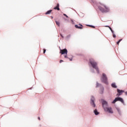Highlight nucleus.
Wrapping results in <instances>:
<instances>
[{
	"instance_id": "nucleus-1",
	"label": "nucleus",
	"mask_w": 127,
	"mask_h": 127,
	"mask_svg": "<svg viewBox=\"0 0 127 127\" xmlns=\"http://www.w3.org/2000/svg\"><path fill=\"white\" fill-rule=\"evenodd\" d=\"M102 107L104 108V110L108 112L109 113H113V111L112 110V108H108V102L105 101L104 100H102Z\"/></svg>"
},
{
	"instance_id": "nucleus-2",
	"label": "nucleus",
	"mask_w": 127,
	"mask_h": 127,
	"mask_svg": "<svg viewBox=\"0 0 127 127\" xmlns=\"http://www.w3.org/2000/svg\"><path fill=\"white\" fill-rule=\"evenodd\" d=\"M89 63L91 64V66H92V67L95 68L96 69V70L97 71V73L98 74H99L100 71H99V68L98 67L97 63H96V62H95V61L94 60V59H90L89 60Z\"/></svg>"
},
{
	"instance_id": "nucleus-3",
	"label": "nucleus",
	"mask_w": 127,
	"mask_h": 127,
	"mask_svg": "<svg viewBox=\"0 0 127 127\" xmlns=\"http://www.w3.org/2000/svg\"><path fill=\"white\" fill-rule=\"evenodd\" d=\"M98 8L102 12H108L110 11L109 7L104 4H100V5H99Z\"/></svg>"
},
{
	"instance_id": "nucleus-4",
	"label": "nucleus",
	"mask_w": 127,
	"mask_h": 127,
	"mask_svg": "<svg viewBox=\"0 0 127 127\" xmlns=\"http://www.w3.org/2000/svg\"><path fill=\"white\" fill-rule=\"evenodd\" d=\"M101 81L103 83H106V84H108V77L105 73L102 74V76L101 77Z\"/></svg>"
},
{
	"instance_id": "nucleus-5",
	"label": "nucleus",
	"mask_w": 127,
	"mask_h": 127,
	"mask_svg": "<svg viewBox=\"0 0 127 127\" xmlns=\"http://www.w3.org/2000/svg\"><path fill=\"white\" fill-rule=\"evenodd\" d=\"M119 101V102H122V103H124V101L122 98V97H116L115 100L112 102L113 104H115L116 102H118Z\"/></svg>"
},
{
	"instance_id": "nucleus-6",
	"label": "nucleus",
	"mask_w": 127,
	"mask_h": 127,
	"mask_svg": "<svg viewBox=\"0 0 127 127\" xmlns=\"http://www.w3.org/2000/svg\"><path fill=\"white\" fill-rule=\"evenodd\" d=\"M60 53H61L62 55H67L68 51L67 49H63V50H60Z\"/></svg>"
},
{
	"instance_id": "nucleus-7",
	"label": "nucleus",
	"mask_w": 127,
	"mask_h": 127,
	"mask_svg": "<svg viewBox=\"0 0 127 127\" xmlns=\"http://www.w3.org/2000/svg\"><path fill=\"white\" fill-rule=\"evenodd\" d=\"M75 27L76 29H79L80 30H82L83 28V26L81 24H79V25H75Z\"/></svg>"
},
{
	"instance_id": "nucleus-8",
	"label": "nucleus",
	"mask_w": 127,
	"mask_h": 127,
	"mask_svg": "<svg viewBox=\"0 0 127 127\" xmlns=\"http://www.w3.org/2000/svg\"><path fill=\"white\" fill-rule=\"evenodd\" d=\"M91 104L93 107H96V105L95 104L94 100L95 98L94 97H91Z\"/></svg>"
},
{
	"instance_id": "nucleus-9",
	"label": "nucleus",
	"mask_w": 127,
	"mask_h": 127,
	"mask_svg": "<svg viewBox=\"0 0 127 127\" xmlns=\"http://www.w3.org/2000/svg\"><path fill=\"white\" fill-rule=\"evenodd\" d=\"M117 92L118 93V94H117V95L119 97V96L122 95V93L124 92V90H119V89H117Z\"/></svg>"
},
{
	"instance_id": "nucleus-10",
	"label": "nucleus",
	"mask_w": 127,
	"mask_h": 127,
	"mask_svg": "<svg viewBox=\"0 0 127 127\" xmlns=\"http://www.w3.org/2000/svg\"><path fill=\"white\" fill-rule=\"evenodd\" d=\"M60 4L59 3H58L56 5V6L55 7H54V9H55V10H58V11H59L60 10Z\"/></svg>"
},
{
	"instance_id": "nucleus-11",
	"label": "nucleus",
	"mask_w": 127,
	"mask_h": 127,
	"mask_svg": "<svg viewBox=\"0 0 127 127\" xmlns=\"http://www.w3.org/2000/svg\"><path fill=\"white\" fill-rule=\"evenodd\" d=\"M111 86L114 88H117V86H116V84L115 82L112 83Z\"/></svg>"
},
{
	"instance_id": "nucleus-12",
	"label": "nucleus",
	"mask_w": 127,
	"mask_h": 127,
	"mask_svg": "<svg viewBox=\"0 0 127 127\" xmlns=\"http://www.w3.org/2000/svg\"><path fill=\"white\" fill-rule=\"evenodd\" d=\"M52 11V10H49V11H47V12L45 13L46 15H49V14L51 13Z\"/></svg>"
},
{
	"instance_id": "nucleus-13",
	"label": "nucleus",
	"mask_w": 127,
	"mask_h": 127,
	"mask_svg": "<svg viewBox=\"0 0 127 127\" xmlns=\"http://www.w3.org/2000/svg\"><path fill=\"white\" fill-rule=\"evenodd\" d=\"M94 114H95V115H99V113L97 111V109H95L94 111Z\"/></svg>"
},
{
	"instance_id": "nucleus-14",
	"label": "nucleus",
	"mask_w": 127,
	"mask_h": 127,
	"mask_svg": "<svg viewBox=\"0 0 127 127\" xmlns=\"http://www.w3.org/2000/svg\"><path fill=\"white\" fill-rule=\"evenodd\" d=\"M122 41V39H121L120 40H119V41L117 42V44L119 45V44H120V43L121 41Z\"/></svg>"
},
{
	"instance_id": "nucleus-15",
	"label": "nucleus",
	"mask_w": 127,
	"mask_h": 127,
	"mask_svg": "<svg viewBox=\"0 0 127 127\" xmlns=\"http://www.w3.org/2000/svg\"><path fill=\"white\" fill-rule=\"evenodd\" d=\"M56 23L57 25H58V26H60V22H58V21H56Z\"/></svg>"
},
{
	"instance_id": "nucleus-16",
	"label": "nucleus",
	"mask_w": 127,
	"mask_h": 127,
	"mask_svg": "<svg viewBox=\"0 0 127 127\" xmlns=\"http://www.w3.org/2000/svg\"><path fill=\"white\" fill-rule=\"evenodd\" d=\"M105 27H108L110 29V30H111V32H112V29L111 27H110V26H105Z\"/></svg>"
},
{
	"instance_id": "nucleus-17",
	"label": "nucleus",
	"mask_w": 127,
	"mask_h": 127,
	"mask_svg": "<svg viewBox=\"0 0 127 127\" xmlns=\"http://www.w3.org/2000/svg\"><path fill=\"white\" fill-rule=\"evenodd\" d=\"M101 84H100L99 83H98V82H97L96 83V87H99V86H100Z\"/></svg>"
},
{
	"instance_id": "nucleus-18",
	"label": "nucleus",
	"mask_w": 127,
	"mask_h": 127,
	"mask_svg": "<svg viewBox=\"0 0 127 127\" xmlns=\"http://www.w3.org/2000/svg\"><path fill=\"white\" fill-rule=\"evenodd\" d=\"M113 37H114V38H116V35L115 34V33H114V34H113Z\"/></svg>"
},
{
	"instance_id": "nucleus-19",
	"label": "nucleus",
	"mask_w": 127,
	"mask_h": 127,
	"mask_svg": "<svg viewBox=\"0 0 127 127\" xmlns=\"http://www.w3.org/2000/svg\"><path fill=\"white\" fill-rule=\"evenodd\" d=\"M64 16H66V17L68 18V15H66V14H64Z\"/></svg>"
},
{
	"instance_id": "nucleus-20",
	"label": "nucleus",
	"mask_w": 127,
	"mask_h": 127,
	"mask_svg": "<svg viewBox=\"0 0 127 127\" xmlns=\"http://www.w3.org/2000/svg\"><path fill=\"white\" fill-rule=\"evenodd\" d=\"M46 52V49H44V54H45V52Z\"/></svg>"
},
{
	"instance_id": "nucleus-21",
	"label": "nucleus",
	"mask_w": 127,
	"mask_h": 127,
	"mask_svg": "<svg viewBox=\"0 0 127 127\" xmlns=\"http://www.w3.org/2000/svg\"><path fill=\"white\" fill-rule=\"evenodd\" d=\"M91 26V27H92V28H95V27L94 26Z\"/></svg>"
},
{
	"instance_id": "nucleus-22",
	"label": "nucleus",
	"mask_w": 127,
	"mask_h": 127,
	"mask_svg": "<svg viewBox=\"0 0 127 127\" xmlns=\"http://www.w3.org/2000/svg\"><path fill=\"white\" fill-rule=\"evenodd\" d=\"M64 58H68L67 56V55H64Z\"/></svg>"
},
{
	"instance_id": "nucleus-23",
	"label": "nucleus",
	"mask_w": 127,
	"mask_h": 127,
	"mask_svg": "<svg viewBox=\"0 0 127 127\" xmlns=\"http://www.w3.org/2000/svg\"><path fill=\"white\" fill-rule=\"evenodd\" d=\"M63 62H64L63 60H60V63H62Z\"/></svg>"
},
{
	"instance_id": "nucleus-24",
	"label": "nucleus",
	"mask_w": 127,
	"mask_h": 127,
	"mask_svg": "<svg viewBox=\"0 0 127 127\" xmlns=\"http://www.w3.org/2000/svg\"><path fill=\"white\" fill-rule=\"evenodd\" d=\"M112 33H113V34H114V30H112Z\"/></svg>"
},
{
	"instance_id": "nucleus-25",
	"label": "nucleus",
	"mask_w": 127,
	"mask_h": 127,
	"mask_svg": "<svg viewBox=\"0 0 127 127\" xmlns=\"http://www.w3.org/2000/svg\"><path fill=\"white\" fill-rule=\"evenodd\" d=\"M60 35H61V36L63 38H64V36H63V35L61 34H60Z\"/></svg>"
},
{
	"instance_id": "nucleus-26",
	"label": "nucleus",
	"mask_w": 127,
	"mask_h": 127,
	"mask_svg": "<svg viewBox=\"0 0 127 127\" xmlns=\"http://www.w3.org/2000/svg\"><path fill=\"white\" fill-rule=\"evenodd\" d=\"M69 60H70V61H72V58H71V59H69Z\"/></svg>"
},
{
	"instance_id": "nucleus-27",
	"label": "nucleus",
	"mask_w": 127,
	"mask_h": 127,
	"mask_svg": "<svg viewBox=\"0 0 127 127\" xmlns=\"http://www.w3.org/2000/svg\"><path fill=\"white\" fill-rule=\"evenodd\" d=\"M126 95H127V91L125 92Z\"/></svg>"
},
{
	"instance_id": "nucleus-28",
	"label": "nucleus",
	"mask_w": 127,
	"mask_h": 127,
	"mask_svg": "<svg viewBox=\"0 0 127 127\" xmlns=\"http://www.w3.org/2000/svg\"><path fill=\"white\" fill-rule=\"evenodd\" d=\"M38 119L39 120H41L40 117H38Z\"/></svg>"
}]
</instances>
